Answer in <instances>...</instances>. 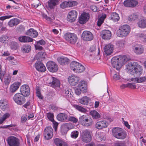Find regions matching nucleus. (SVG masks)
Returning a JSON list of instances; mask_svg holds the SVG:
<instances>
[{
  "mask_svg": "<svg viewBox=\"0 0 146 146\" xmlns=\"http://www.w3.org/2000/svg\"><path fill=\"white\" fill-rule=\"evenodd\" d=\"M93 36L92 33L88 31H84L82 35V38L84 40L89 41L93 39Z\"/></svg>",
  "mask_w": 146,
  "mask_h": 146,
  "instance_id": "nucleus-13",
  "label": "nucleus"
},
{
  "mask_svg": "<svg viewBox=\"0 0 146 146\" xmlns=\"http://www.w3.org/2000/svg\"><path fill=\"white\" fill-rule=\"evenodd\" d=\"M128 72L131 74L135 76V78H132L131 80L137 83H142L145 81L146 76L137 77L142 73V67L136 62H132L128 63L127 68Z\"/></svg>",
  "mask_w": 146,
  "mask_h": 146,
  "instance_id": "nucleus-1",
  "label": "nucleus"
},
{
  "mask_svg": "<svg viewBox=\"0 0 146 146\" xmlns=\"http://www.w3.org/2000/svg\"><path fill=\"white\" fill-rule=\"evenodd\" d=\"M125 44V41L123 39L118 40L116 43L117 47L120 48L124 47Z\"/></svg>",
  "mask_w": 146,
  "mask_h": 146,
  "instance_id": "nucleus-38",
  "label": "nucleus"
},
{
  "mask_svg": "<svg viewBox=\"0 0 146 146\" xmlns=\"http://www.w3.org/2000/svg\"><path fill=\"white\" fill-rule=\"evenodd\" d=\"M101 35L102 38L106 40L110 39L111 37V33L108 30L102 31L101 33Z\"/></svg>",
  "mask_w": 146,
  "mask_h": 146,
  "instance_id": "nucleus-20",
  "label": "nucleus"
},
{
  "mask_svg": "<svg viewBox=\"0 0 146 146\" xmlns=\"http://www.w3.org/2000/svg\"><path fill=\"white\" fill-rule=\"evenodd\" d=\"M8 106V102L7 100L4 99H2L0 101V108L2 110L6 109Z\"/></svg>",
  "mask_w": 146,
  "mask_h": 146,
  "instance_id": "nucleus-34",
  "label": "nucleus"
},
{
  "mask_svg": "<svg viewBox=\"0 0 146 146\" xmlns=\"http://www.w3.org/2000/svg\"><path fill=\"white\" fill-rule=\"evenodd\" d=\"M54 141L56 146H68L66 143L60 139L56 138Z\"/></svg>",
  "mask_w": 146,
  "mask_h": 146,
  "instance_id": "nucleus-28",
  "label": "nucleus"
},
{
  "mask_svg": "<svg viewBox=\"0 0 146 146\" xmlns=\"http://www.w3.org/2000/svg\"><path fill=\"white\" fill-rule=\"evenodd\" d=\"M138 26L141 28L146 27V19H141L137 23Z\"/></svg>",
  "mask_w": 146,
  "mask_h": 146,
  "instance_id": "nucleus-41",
  "label": "nucleus"
},
{
  "mask_svg": "<svg viewBox=\"0 0 146 146\" xmlns=\"http://www.w3.org/2000/svg\"><path fill=\"white\" fill-rule=\"evenodd\" d=\"M74 126L72 123H67L64 124L62 126V129H65L66 131H68L69 129L73 128Z\"/></svg>",
  "mask_w": 146,
  "mask_h": 146,
  "instance_id": "nucleus-35",
  "label": "nucleus"
},
{
  "mask_svg": "<svg viewBox=\"0 0 146 146\" xmlns=\"http://www.w3.org/2000/svg\"><path fill=\"white\" fill-rule=\"evenodd\" d=\"M5 71H1L0 72V79L2 82L3 81L4 76H5Z\"/></svg>",
  "mask_w": 146,
  "mask_h": 146,
  "instance_id": "nucleus-60",
  "label": "nucleus"
},
{
  "mask_svg": "<svg viewBox=\"0 0 146 146\" xmlns=\"http://www.w3.org/2000/svg\"><path fill=\"white\" fill-rule=\"evenodd\" d=\"M138 17L136 14H133L129 16L128 20L130 21H134L138 18Z\"/></svg>",
  "mask_w": 146,
  "mask_h": 146,
  "instance_id": "nucleus-48",
  "label": "nucleus"
},
{
  "mask_svg": "<svg viewBox=\"0 0 146 146\" xmlns=\"http://www.w3.org/2000/svg\"><path fill=\"white\" fill-rule=\"evenodd\" d=\"M49 85L55 88L56 87H59L60 85L59 80L54 77H51L50 81L48 83Z\"/></svg>",
  "mask_w": 146,
  "mask_h": 146,
  "instance_id": "nucleus-19",
  "label": "nucleus"
},
{
  "mask_svg": "<svg viewBox=\"0 0 146 146\" xmlns=\"http://www.w3.org/2000/svg\"><path fill=\"white\" fill-rule=\"evenodd\" d=\"M82 140L85 143L90 142L92 140V137L90 131L87 130H84L82 132Z\"/></svg>",
  "mask_w": 146,
  "mask_h": 146,
  "instance_id": "nucleus-7",
  "label": "nucleus"
},
{
  "mask_svg": "<svg viewBox=\"0 0 146 146\" xmlns=\"http://www.w3.org/2000/svg\"><path fill=\"white\" fill-rule=\"evenodd\" d=\"M104 19H102V18H100L99 19H98V25L99 27L100 26L102 25V24L104 22Z\"/></svg>",
  "mask_w": 146,
  "mask_h": 146,
  "instance_id": "nucleus-62",
  "label": "nucleus"
},
{
  "mask_svg": "<svg viewBox=\"0 0 146 146\" xmlns=\"http://www.w3.org/2000/svg\"><path fill=\"white\" fill-rule=\"evenodd\" d=\"M118 57L119 58L118 59L122 65L129 60L128 59L125 55H123L122 56H120Z\"/></svg>",
  "mask_w": 146,
  "mask_h": 146,
  "instance_id": "nucleus-44",
  "label": "nucleus"
},
{
  "mask_svg": "<svg viewBox=\"0 0 146 146\" xmlns=\"http://www.w3.org/2000/svg\"><path fill=\"white\" fill-rule=\"evenodd\" d=\"M107 122L105 121H98L96 124V127L98 129H102L106 127L108 125Z\"/></svg>",
  "mask_w": 146,
  "mask_h": 146,
  "instance_id": "nucleus-23",
  "label": "nucleus"
},
{
  "mask_svg": "<svg viewBox=\"0 0 146 146\" xmlns=\"http://www.w3.org/2000/svg\"><path fill=\"white\" fill-rule=\"evenodd\" d=\"M79 121L83 125L88 127L92 125L93 121L91 119H89L86 115H83L80 116L79 119Z\"/></svg>",
  "mask_w": 146,
  "mask_h": 146,
  "instance_id": "nucleus-6",
  "label": "nucleus"
},
{
  "mask_svg": "<svg viewBox=\"0 0 146 146\" xmlns=\"http://www.w3.org/2000/svg\"><path fill=\"white\" fill-rule=\"evenodd\" d=\"M57 119L59 121L61 122L66 121L68 119L67 115L65 113H61L58 114Z\"/></svg>",
  "mask_w": 146,
  "mask_h": 146,
  "instance_id": "nucleus-26",
  "label": "nucleus"
},
{
  "mask_svg": "<svg viewBox=\"0 0 146 146\" xmlns=\"http://www.w3.org/2000/svg\"><path fill=\"white\" fill-rule=\"evenodd\" d=\"M13 17V16L11 15L1 17H0V20L3 21L6 19H9Z\"/></svg>",
  "mask_w": 146,
  "mask_h": 146,
  "instance_id": "nucleus-58",
  "label": "nucleus"
},
{
  "mask_svg": "<svg viewBox=\"0 0 146 146\" xmlns=\"http://www.w3.org/2000/svg\"><path fill=\"white\" fill-rule=\"evenodd\" d=\"M90 115L92 116L93 119H98L101 117L100 115L96 111H91L90 112Z\"/></svg>",
  "mask_w": 146,
  "mask_h": 146,
  "instance_id": "nucleus-36",
  "label": "nucleus"
},
{
  "mask_svg": "<svg viewBox=\"0 0 146 146\" xmlns=\"http://www.w3.org/2000/svg\"><path fill=\"white\" fill-rule=\"evenodd\" d=\"M18 40L21 42H28L33 41V39L31 38L26 36L19 37Z\"/></svg>",
  "mask_w": 146,
  "mask_h": 146,
  "instance_id": "nucleus-27",
  "label": "nucleus"
},
{
  "mask_svg": "<svg viewBox=\"0 0 146 146\" xmlns=\"http://www.w3.org/2000/svg\"><path fill=\"white\" fill-rule=\"evenodd\" d=\"M21 85V83L19 82H16L14 83L10 87V91L12 93L15 92L18 89Z\"/></svg>",
  "mask_w": 146,
  "mask_h": 146,
  "instance_id": "nucleus-25",
  "label": "nucleus"
},
{
  "mask_svg": "<svg viewBox=\"0 0 146 146\" xmlns=\"http://www.w3.org/2000/svg\"><path fill=\"white\" fill-rule=\"evenodd\" d=\"M46 66L49 71L52 72H56L58 70V65L54 62H48L46 64Z\"/></svg>",
  "mask_w": 146,
  "mask_h": 146,
  "instance_id": "nucleus-9",
  "label": "nucleus"
},
{
  "mask_svg": "<svg viewBox=\"0 0 146 146\" xmlns=\"http://www.w3.org/2000/svg\"><path fill=\"white\" fill-rule=\"evenodd\" d=\"M90 15L88 13H82L79 18V21L81 24L86 23L89 19Z\"/></svg>",
  "mask_w": 146,
  "mask_h": 146,
  "instance_id": "nucleus-18",
  "label": "nucleus"
},
{
  "mask_svg": "<svg viewBox=\"0 0 146 146\" xmlns=\"http://www.w3.org/2000/svg\"><path fill=\"white\" fill-rule=\"evenodd\" d=\"M70 65L71 69L76 73L82 72L85 70L84 67L82 64L75 61L72 62Z\"/></svg>",
  "mask_w": 146,
  "mask_h": 146,
  "instance_id": "nucleus-4",
  "label": "nucleus"
},
{
  "mask_svg": "<svg viewBox=\"0 0 146 146\" xmlns=\"http://www.w3.org/2000/svg\"><path fill=\"white\" fill-rule=\"evenodd\" d=\"M8 143L10 146H19V142L18 139L16 137L11 136L7 139Z\"/></svg>",
  "mask_w": 146,
  "mask_h": 146,
  "instance_id": "nucleus-12",
  "label": "nucleus"
},
{
  "mask_svg": "<svg viewBox=\"0 0 146 146\" xmlns=\"http://www.w3.org/2000/svg\"><path fill=\"white\" fill-rule=\"evenodd\" d=\"M13 98L15 102L18 104H22L25 102L24 96L20 93L16 94L14 96Z\"/></svg>",
  "mask_w": 146,
  "mask_h": 146,
  "instance_id": "nucleus-8",
  "label": "nucleus"
},
{
  "mask_svg": "<svg viewBox=\"0 0 146 146\" xmlns=\"http://www.w3.org/2000/svg\"><path fill=\"white\" fill-rule=\"evenodd\" d=\"M134 52L137 54H140L143 52V48L140 44H136L133 47Z\"/></svg>",
  "mask_w": 146,
  "mask_h": 146,
  "instance_id": "nucleus-21",
  "label": "nucleus"
},
{
  "mask_svg": "<svg viewBox=\"0 0 146 146\" xmlns=\"http://www.w3.org/2000/svg\"><path fill=\"white\" fill-rule=\"evenodd\" d=\"M11 76L9 74L5 75L4 76V82L5 85H8L10 83Z\"/></svg>",
  "mask_w": 146,
  "mask_h": 146,
  "instance_id": "nucleus-43",
  "label": "nucleus"
},
{
  "mask_svg": "<svg viewBox=\"0 0 146 146\" xmlns=\"http://www.w3.org/2000/svg\"><path fill=\"white\" fill-rule=\"evenodd\" d=\"M74 107L79 111L83 113H85L86 111V110L82 106L78 105H75Z\"/></svg>",
  "mask_w": 146,
  "mask_h": 146,
  "instance_id": "nucleus-46",
  "label": "nucleus"
},
{
  "mask_svg": "<svg viewBox=\"0 0 146 146\" xmlns=\"http://www.w3.org/2000/svg\"><path fill=\"white\" fill-rule=\"evenodd\" d=\"M78 4L77 2L75 1H64L60 5V7L62 9L71 7L76 6Z\"/></svg>",
  "mask_w": 146,
  "mask_h": 146,
  "instance_id": "nucleus-10",
  "label": "nucleus"
},
{
  "mask_svg": "<svg viewBox=\"0 0 146 146\" xmlns=\"http://www.w3.org/2000/svg\"><path fill=\"white\" fill-rule=\"evenodd\" d=\"M18 46L17 43L15 42H11V47L12 49L16 50Z\"/></svg>",
  "mask_w": 146,
  "mask_h": 146,
  "instance_id": "nucleus-55",
  "label": "nucleus"
},
{
  "mask_svg": "<svg viewBox=\"0 0 146 146\" xmlns=\"http://www.w3.org/2000/svg\"><path fill=\"white\" fill-rule=\"evenodd\" d=\"M35 67L36 69L39 71L44 72L46 70V68L43 64L40 62H38L36 63Z\"/></svg>",
  "mask_w": 146,
  "mask_h": 146,
  "instance_id": "nucleus-24",
  "label": "nucleus"
},
{
  "mask_svg": "<svg viewBox=\"0 0 146 146\" xmlns=\"http://www.w3.org/2000/svg\"><path fill=\"white\" fill-rule=\"evenodd\" d=\"M53 134H51L50 133H46V132H44V137L46 139L48 140L52 138Z\"/></svg>",
  "mask_w": 146,
  "mask_h": 146,
  "instance_id": "nucleus-56",
  "label": "nucleus"
},
{
  "mask_svg": "<svg viewBox=\"0 0 146 146\" xmlns=\"http://www.w3.org/2000/svg\"><path fill=\"white\" fill-rule=\"evenodd\" d=\"M21 49L23 52L28 53L31 50V47L29 45H25L22 47Z\"/></svg>",
  "mask_w": 146,
  "mask_h": 146,
  "instance_id": "nucleus-42",
  "label": "nucleus"
},
{
  "mask_svg": "<svg viewBox=\"0 0 146 146\" xmlns=\"http://www.w3.org/2000/svg\"><path fill=\"white\" fill-rule=\"evenodd\" d=\"M138 4V2L135 0H126L124 1L123 4L126 7H134Z\"/></svg>",
  "mask_w": 146,
  "mask_h": 146,
  "instance_id": "nucleus-17",
  "label": "nucleus"
},
{
  "mask_svg": "<svg viewBox=\"0 0 146 146\" xmlns=\"http://www.w3.org/2000/svg\"><path fill=\"white\" fill-rule=\"evenodd\" d=\"M20 92L24 96L27 97L30 94V90L29 87L27 85H22L20 88Z\"/></svg>",
  "mask_w": 146,
  "mask_h": 146,
  "instance_id": "nucleus-16",
  "label": "nucleus"
},
{
  "mask_svg": "<svg viewBox=\"0 0 146 146\" xmlns=\"http://www.w3.org/2000/svg\"><path fill=\"white\" fill-rule=\"evenodd\" d=\"M65 94L66 95L71 97V96L72 95L70 90H65Z\"/></svg>",
  "mask_w": 146,
  "mask_h": 146,
  "instance_id": "nucleus-64",
  "label": "nucleus"
},
{
  "mask_svg": "<svg viewBox=\"0 0 146 146\" xmlns=\"http://www.w3.org/2000/svg\"><path fill=\"white\" fill-rule=\"evenodd\" d=\"M110 18L113 21L117 22L119 19V17L117 13L113 12L111 14Z\"/></svg>",
  "mask_w": 146,
  "mask_h": 146,
  "instance_id": "nucleus-37",
  "label": "nucleus"
},
{
  "mask_svg": "<svg viewBox=\"0 0 146 146\" xmlns=\"http://www.w3.org/2000/svg\"><path fill=\"white\" fill-rule=\"evenodd\" d=\"M26 35L33 37H35L38 35V33L33 29H30L27 31Z\"/></svg>",
  "mask_w": 146,
  "mask_h": 146,
  "instance_id": "nucleus-29",
  "label": "nucleus"
},
{
  "mask_svg": "<svg viewBox=\"0 0 146 146\" xmlns=\"http://www.w3.org/2000/svg\"><path fill=\"white\" fill-rule=\"evenodd\" d=\"M113 45L109 44L106 45L104 47V52L108 55H109L112 53L113 50Z\"/></svg>",
  "mask_w": 146,
  "mask_h": 146,
  "instance_id": "nucleus-22",
  "label": "nucleus"
},
{
  "mask_svg": "<svg viewBox=\"0 0 146 146\" xmlns=\"http://www.w3.org/2000/svg\"><path fill=\"white\" fill-rule=\"evenodd\" d=\"M46 115L48 119L50 121H54V115L52 113L50 112L46 113Z\"/></svg>",
  "mask_w": 146,
  "mask_h": 146,
  "instance_id": "nucleus-53",
  "label": "nucleus"
},
{
  "mask_svg": "<svg viewBox=\"0 0 146 146\" xmlns=\"http://www.w3.org/2000/svg\"><path fill=\"white\" fill-rule=\"evenodd\" d=\"M64 38L68 42L72 44H75L78 39L77 36L76 34L70 33H65L64 35Z\"/></svg>",
  "mask_w": 146,
  "mask_h": 146,
  "instance_id": "nucleus-5",
  "label": "nucleus"
},
{
  "mask_svg": "<svg viewBox=\"0 0 146 146\" xmlns=\"http://www.w3.org/2000/svg\"><path fill=\"white\" fill-rule=\"evenodd\" d=\"M7 59L9 60V62L12 64L16 65L17 63V61L13 57L9 56L7 58Z\"/></svg>",
  "mask_w": 146,
  "mask_h": 146,
  "instance_id": "nucleus-45",
  "label": "nucleus"
},
{
  "mask_svg": "<svg viewBox=\"0 0 146 146\" xmlns=\"http://www.w3.org/2000/svg\"><path fill=\"white\" fill-rule=\"evenodd\" d=\"M75 93L77 95H80L82 91V90L78 87L77 88H76L75 90Z\"/></svg>",
  "mask_w": 146,
  "mask_h": 146,
  "instance_id": "nucleus-61",
  "label": "nucleus"
},
{
  "mask_svg": "<svg viewBox=\"0 0 146 146\" xmlns=\"http://www.w3.org/2000/svg\"><path fill=\"white\" fill-rule=\"evenodd\" d=\"M45 53L42 52H38L36 54V58L38 59H40V58H44V56L45 55Z\"/></svg>",
  "mask_w": 146,
  "mask_h": 146,
  "instance_id": "nucleus-49",
  "label": "nucleus"
},
{
  "mask_svg": "<svg viewBox=\"0 0 146 146\" xmlns=\"http://www.w3.org/2000/svg\"><path fill=\"white\" fill-rule=\"evenodd\" d=\"M68 79L69 83L73 86L76 85L79 81V77L74 75H72L69 76Z\"/></svg>",
  "mask_w": 146,
  "mask_h": 146,
  "instance_id": "nucleus-14",
  "label": "nucleus"
},
{
  "mask_svg": "<svg viewBox=\"0 0 146 146\" xmlns=\"http://www.w3.org/2000/svg\"><path fill=\"white\" fill-rule=\"evenodd\" d=\"M89 99V98L87 97H83L80 100L79 102L82 104L87 105L88 103Z\"/></svg>",
  "mask_w": 146,
  "mask_h": 146,
  "instance_id": "nucleus-39",
  "label": "nucleus"
},
{
  "mask_svg": "<svg viewBox=\"0 0 146 146\" xmlns=\"http://www.w3.org/2000/svg\"><path fill=\"white\" fill-rule=\"evenodd\" d=\"M96 47L95 46H93L91 47L90 48V52H94L96 54L98 55L99 53V51L98 50H97V52H96Z\"/></svg>",
  "mask_w": 146,
  "mask_h": 146,
  "instance_id": "nucleus-54",
  "label": "nucleus"
},
{
  "mask_svg": "<svg viewBox=\"0 0 146 146\" xmlns=\"http://www.w3.org/2000/svg\"><path fill=\"white\" fill-rule=\"evenodd\" d=\"M57 59L58 62L62 65L66 64L68 61V59L65 57H60L58 58Z\"/></svg>",
  "mask_w": 146,
  "mask_h": 146,
  "instance_id": "nucleus-33",
  "label": "nucleus"
},
{
  "mask_svg": "<svg viewBox=\"0 0 146 146\" xmlns=\"http://www.w3.org/2000/svg\"><path fill=\"white\" fill-rule=\"evenodd\" d=\"M113 79L115 80H118L120 79V76L119 75L115 74L113 76Z\"/></svg>",
  "mask_w": 146,
  "mask_h": 146,
  "instance_id": "nucleus-63",
  "label": "nucleus"
},
{
  "mask_svg": "<svg viewBox=\"0 0 146 146\" xmlns=\"http://www.w3.org/2000/svg\"><path fill=\"white\" fill-rule=\"evenodd\" d=\"M44 132L48 133H50L51 134H53V130L52 128L50 127H46L44 130Z\"/></svg>",
  "mask_w": 146,
  "mask_h": 146,
  "instance_id": "nucleus-52",
  "label": "nucleus"
},
{
  "mask_svg": "<svg viewBox=\"0 0 146 146\" xmlns=\"http://www.w3.org/2000/svg\"><path fill=\"white\" fill-rule=\"evenodd\" d=\"M87 85L85 81H82L79 83L78 87L82 90V92H85L87 89Z\"/></svg>",
  "mask_w": 146,
  "mask_h": 146,
  "instance_id": "nucleus-31",
  "label": "nucleus"
},
{
  "mask_svg": "<svg viewBox=\"0 0 146 146\" xmlns=\"http://www.w3.org/2000/svg\"><path fill=\"white\" fill-rule=\"evenodd\" d=\"M19 23V20L17 18H14L10 20L8 23V25L10 27L17 25Z\"/></svg>",
  "mask_w": 146,
  "mask_h": 146,
  "instance_id": "nucleus-30",
  "label": "nucleus"
},
{
  "mask_svg": "<svg viewBox=\"0 0 146 146\" xmlns=\"http://www.w3.org/2000/svg\"><path fill=\"white\" fill-rule=\"evenodd\" d=\"M137 37L144 42H146V34L144 33H139L137 35Z\"/></svg>",
  "mask_w": 146,
  "mask_h": 146,
  "instance_id": "nucleus-40",
  "label": "nucleus"
},
{
  "mask_svg": "<svg viewBox=\"0 0 146 146\" xmlns=\"http://www.w3.org/2000/svg\"><path fill=\"white\" fill-rule=\"evenodd\" d=\"M130 31V28L127 25H123L120 27L117 31V35L121 37H125L127 35Z\"/></svg>",
  "mask_w": 146,
  "mask_h": 146,
  "instance_id": "nucleus-3",
  "label": "nucleus"
},
{
  "mask_svg": "<svg viewBox=\"0 0 146 146\" xmlns=\"http://www.w3.org/2000/svg\"><path fill=\"white\" fill-rule=\"evenodd\" d=\"M77 16V13L75 11H71L69 12L67 16V20L70 22H74Z\"/></svg>",
  "mask_w": 146,
  "mask_h": 146,
  "instance_id": "nucleus-15",
  "label": "nucleus"
},
{
  "mask_svg": "<svg viewBox=\"0 0 146 146\" xmlns=\"http://www.w3.org/2000/svg\"><path fill=\"white\" fill-rule=\"evenodd\" d=\"M114 146H125L124 143L122 141H117L114 144Z\"/></svg>",
  "mask_w": 146,
  "mask_h": 146,
  "instance_id": "nucleus-57",
  "label": "nucleus"
},
{
  "mask_svg": "<svg viewBox=\"0 0 146 146\" xmlns=\"http://www.w3.org/2000/svg\"><path fill=\"white\" fill-rule=\"evenodd\" d=\"M68 121L75 123H77L78 121L77 118L73 116H69L68 118Z\"/></svg>",
  "mask_w": 146,
  "mask_h": 146,
  "instance_id": "nucleus-50",
  "label": "nucleus"
},
{
  "mask_svg": "<svg viewBox=\"0 0 146 146\" xmlns=\"http://www.w3.org/2000/svg\"><path fill=\"white\" fill-rule=\"evenodd\" d=\"M78 135V132L77 131H74L72 132L71 134V137L73 138L76 139Z\"/></svg>",
  "mask_w": 146,
  "mask_h": 146,
  "instance_id": "nucleus-51",
  "label": "nucleus"
},
{
  "mask_svg": "<svg viewBox=\"0 0 146 146\" xmlns=\"http://www.w3.org/2000/svg\"><path fill=\"white\" fill-rule=\"evenodd\" d=\"M136 85L133 84L128 83L127 84V87L134 89L136 88Z\"/></svg>",
  "mask_w": 146,
  "mask_h": 146,
  "instance_id": "nucleus-59",
  "label": "nucleus"
},
{
  "mask_svg": "<svg viewBox=\"0 0 146 146\" xmlns=\"http://www.w3.org/2000/svg\"><path fill=\"white\" fill-rule=\"evenodd\" d=\"M118 57H113L111 60L112 66L117 70H119L122 65L118 59Z\"/></svg>",
  "mask_w": 146,
  "mask_h": 146,
  "instance_id": "nucleus-11",
  "label": "nucleus"
},
{
  "mask_svg": "<svg viewBox=\"0 0 146 146\" xmlns=\"http://www.w3.org/2000/svg\"><path fill=\"white\" fill-rule=\"evenodd\" d=\"M113 135L116 138L120 139H123L126 137V132L124 130L119 127H115L112 129Z\"/></svg>",
  "mask_w": 146,
  "mask_h": 146,
  "instance_id": "nucleus-2",
  "label": "nucleus"
},
{
  "mask_svg": "<svg viewBox=\"0 0 146 146\" xmlns=\"http://www.w3.org/2000/svg\"><path fill=\"white\" fill-rule=\"evenodd\" d=\"M58 2V0H49L48 2V6L50 9H54Z\"/></svg>",
  "mask_w": 146,
  "mask_h": 146,
  "instance_id": "nucleus-32",
  "label": "nucleus"
},
{
  "mask_svg": "<svg viewBox=\"0 0 146 146\" xmlns=\"http://www.w3.org/2000/svg\"><path fill=\"white\" fill-rule=\"evenodd\" d=\"M9 40L7 36H4L0 38V42L2 43H6Z\"/></svg>",
  "mask_w": 146,
  "mask_h": 146,
  "instance_id": "nucleus-47",
  "label": "nucleus"
}]
</instances>
